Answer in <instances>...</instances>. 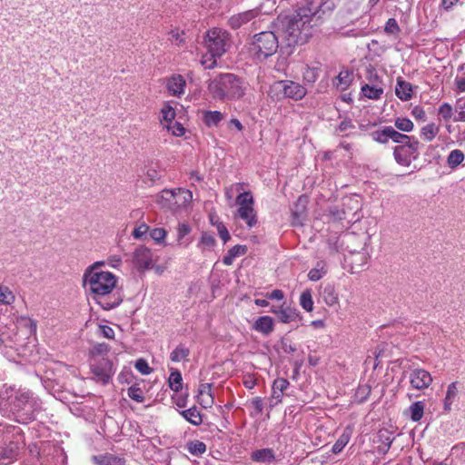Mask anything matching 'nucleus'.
<instances>
[{
	"instance_id": "nucleus-1",
	"label": "nucleus",
	"mask_w": 465,
	"mask_h": 465,
	"mask_svg": "<svg viewBox=\"0 0 465 465\" xmlns=\"http://www.w3.org/2000/svg\"><path fill=\"white\" fill-rule=\"evenodd\" d=\"M83 282L92 299L105 311L116 308L123 302L122 294L114 292L117 277L113 272L85 270Z\"/></svg>"
},
{
	"instance_id": "nucleus-2",
	"label": "nucleus",
	"mask_w": 465,
	"mask_h": 465,
	"mask_svg": "<svg viewBox=\"0 0 465 465\" xmlns=\"http://www.w3.org/2000/svg\"><path fill=\"white\" fill-rule=\"evenodd\" d=\"M0 405L10 408L18 422L27 423L35 420V413L41 409L42 402L29 390L5 387L0 391Z\"/></svg>"
},
{
	"instance_id": "nucleus-3",
	"label": "nucleus",
	"mask_w": 465,
	"mask_h": 465,
	"mask_svg": "<svg viewBox=\"0 0 465 465\" xmlns=\"http://www.w3.org/2000/svg\"><path fill=\"white\" fill-rule=\"evenodd\" d=\"M246 89L247 84L244 80L231 73L220 74L212 79L208 85L212 96L223 102L242 98Z\"/></svg>"
},
{
	"instance_id": "nucleus-4",
	"label": "nucleus",
	"mask_w": 465,
	"mask_h": 465,
	"mask_svg": "<svg viewBox=\"0 0 465 465\" xmlns=\"http://www.w3.org/2000/svg\"><path fill=\"white\" fill-rule=\"evenodd\" d=\"M205 44L211 58L202 61V64L205 68L212 69L216 65L215 58L223 55L231 47V35L224 29L214 27L207 32Z\"/></svg>"
},
{
	"instance_id": "nucleus-5",
	"label": "nucleus",
	"mask_w": 465,
	"mask_h": 465,
	"mask_svg": "<svg viewBox=\"0 0 465 465\" xmlns=\"http://www.w3.org/2000/svg\"><path fill=\"white\" fill-rule=\"evenodd\" d=\"M322 17V6L320 3L306 0L297 10L296 14L288 19L292 26L301 29L307 27L311 32L317 25Z\"/></svg>"
},
{
	"instance_id": "nucleus-6",
	"label": "nucleus",
	"mask_w": 465,
	"mask_h": 465,
	"mask_svg": "<svg viewBox=\"0 0 465 465\" xmlns=\"http://www.w3.org/2000/svg\"><path fill=\"white\" fill-rule=\"evenodd\" d=\"M279 41L272 31H263L254 35L250 51L259 61H263L276 53Z\"/></svg>"
},
{
	"instance_id": "nucleus-7",
	"label": "nucleus",
	"mask_w": 465,
	"mask_h": 465,
	"mask_svg": "<svg viewBox=\"0 0 465 465\" xmlns=\"http://www.w3.org/2000/svg\"><path fill=\"white\" fill-rule=\"evenodd\" d=\"M65 454L63 449L50 442H42L38 450L39 465H64Z\"/></svg>"
},
{
	"instance_id": "nucleus-8",
	"label": "nucleus",
	"mask_w": 465,
	"mask_h": 465,
	"mask_svg": "<svg viewBox=\"0 0 465 465\" xmlns=\"http://www.w3.org/2000/svg\"><path fill=\"white\" fill-rule=\"evenodd\" d=\"M272 90L282 94V97L284 98H290L295 101L302 100L307 94V90L304 86L290 80L276 82L272 85Z\"/></svg>"
},
{
	"instance_id": "nucleus-9",
	"label": "nucleus",
	"mask_w": 465,
	"mask_h": 465,
	"mask_svg": "<svg viewBox=\"0 0 465 465\" xmlns=\"http://www.w3.org/2000/svg\"><path fill=\"white\" fill-rule=\"evenodd\" d=\"M92 372L97 381L106 384L114 373L113 362L106 358L97 360L92 364Z\"/></svg>"
},
{
	"instance_id": "nucleus-10",
	"label": "nucleus",
	"mask_w": 465,
	"mask_h": 465,
	"mask_svg": "<svg viewBox=\"0 0 465 465\" xmlns=\"http://www.w3.org/2000/svg\"><path fill=\"white\" fill-rule=\"evenodd\" d=\"M155 261L151 249L145 246H139L133 253L134 264L139 271L152 268Z\"/></svg>"
},
{
	"instance_id": "nucleus-11",
	"label": "nucleus",
	"mask_w": 465,
	"mask_h": 465,
	"mask_svg": "<svg viewBox=\"0 0 465 465\" xmlns=\"http://www.w3.org/2000/svg\"><path fill=\"white\" fill-rule=\"evenodd\" d=\"M14 348L19 351L21 346L16 331V326L13 323L10 326L0 322V347Z\"/></svg>"
},
{
	"instance_id": "nucleus-12",
	"label": "nucleus",
	"mask_w": 465,
	"mask_h": 465,
	"mask_svg": "<svg viewBox=\"0 0 465 465\" xmlns=\"http://www.w3.org/2000/svg\"><path fill=\"white\" fill-rule=\"evenodd\" d=\"M285 34L289 45H303L312 36V32L307 28H297L292 26V24L287 21L285 25Z\"/></svg>"
},
{
	"instance_id": "nucleus-13",
	"label": "nucleus",
	"mask_w": 465,
	"mask_h": 465,
	"mask_svg": "<svg viewBox=\"0 0 465 465\" xmlns=\"http://www.w3.org/2000/svg\"><path fill=\"white\" fill-rule=\"evenodd\" d=\"M432 382L430 373L423 369H414L409 374V383L413 389L422 390L428 388Z\"/></svg>"
},
{
	"instance_id": "nucleus-14",
	"label": "nucleus",
	"mask_w": 465,
	"mask_h": 465,
	"mask_svg": "<svg viewBox=\"0 0 465 465\" xmlns=\"http://www.w3.org/2000/svg\"><path fill=\"white\" fill-rule=\"evenodd\" d=\"M370 82L371 84H364L361 87V94L364 97L369 99L377 100L381 97L383 93V88L379 82V77L376 73L370 71Z\"/></svg>"
},
{
	"instance_id": "nucleus-15",
	"label": "nucleus",
	"mask_w": 465,
	"mask_h": 465,
	"mask_svg": "<svg viewBox=\"0 0 465 465\" xmlns=\"http://www.w3.org/2000/svg\"><path fill=\"white\" fill-rule=\"evenodd\" d=\"M19 443L9 441L5 446H0V465H7L14 462L19 454Z\"/></svg>"
},
{
	"instance_id": "nucleus-16",
	"label": "nucleus",
	"mask_w": 465,
	"mask_h": 465,
	"mask_svg": "<svg viewBox=\"0 0 465 465\" xmlns=\"http://www.w3.org/2000/svg\"><path fill=\"white\" fill-rule=\"evenodd\" d=\"M192 227L186 223H179L176 227V244L182 247H188L192 242Z\"/></svg>"
},
{
	"instance_id": "nucleus-17",
	"label": "nucleus",
	"mask_w": 465,
	"mask_h": 465,
	"mask_svg": "<svg viewBox=\"0 0 465 465\" xmlns=\"http://www.w3.org/2000/svg\"><path fill=\"white\" fill-rule=\"evenodd\" d=\"M258 15V11L253 10H248L237 15H232L229 21V25L233 28L237 29L241 27L242 25L247 24L248 22L252 21L253 18H255Z\"/></svg>"
},
{
	"instance_id": "nucleus-18",
	"label": "nucleus",
	"mask_w": 465,
	"mask_h": 465,
	"mask_svg": "<svg viewBox=\"0 0 465 465\" xmlns=\"http://www.w3.org/2000/svg\"><path fill=\"white\" fill-rule=\"evenodd\" d=\"M185 84L186 82L183 76L181 74H174L168 79L166 87L172 95L180 96L184 93Z\"/></svg>"
},
{
	"instance_id": "nucleus-19",
	"label": "nucleus",
	"mask_w": 465,
	"mask_h": 465,
	"mask_svg": "<svg viewBox=\"0 0 465 465\" xmlns=\"http://www.w3.org/2000/svg\"><path fill=\"white\" fill-rule=\"evenodd\" d=\"M307 200L304 196H300L294 204V207L292 209V225H300L302 224V220L305 213Z\"/></svg>"
},
{
	"instance_id": "nucleus-20",
	"label": "nucleus",
	"mask_w": 465,
	"mask_h": 465,
	"mask_svg": "<svg viewBox=\"0 0 465 465\" xmlns=\"http://www.w3.org/2000/svg\"><path fill=\"white\" fill-rule=\"evenodd\" d=\"M252 328L264 335H269L274 328L273 320L270 316H261L253 323Z\"/></svg>"
},
{
	"instance_id": "nucleus-21",
	"label": "nucleus",
	"mask_w": 465,
	"mask_h": 465,
	"mask_svg": "<svg viewBox=\"0 0 465 465\" xmlns=\"http://www.w3.org/2000/svg\"><path fill=\"white\" fill-rule=\"evenodd\" d=\"M237 214L246 223L248 227L252 228L256 225L257 217L253 206L238 207Z\"/></svg>"
},
{
	"instance_id": "nucleus-22",
	"label": "nucleus",
	"mask_w": 465,
	"mask_h": 465,
	"mask_svg": "<svg viewBox=\"0 0 465 465\" xmlns=\"http://www.w3.org/2000/svg\"><path fill=\"white\" fill-rule=\"evenodd\" d=\"M181 189L178 190H163L157 196V203L163 208H171L176 204L175 196L177 193H180Z\"/></svg>"
},
{
	"instance_id": "nucleus-23",
	"label": "nucleus",
	"mask_w": 465,
	"mask_h": 465,
	"mask_svg": "<svg viewBox=\"0 0 465 465\" xmlns=\"http://www.w3.org/2000/svg\"><path fill=\"white\" fill-rule=\"evenodd\" d=\"M224 118V114L220 111H204L203 113V121L209 128L217 127Z\"/></svg>"
},
{
	"instance_id": "nucleus-24",
	"label": "nucleus",
	"mask_w": 465,
	"mask_h": 465,
	"mask_svg": "<svg viewBox=\"0 0 465 465\" xmlns=\"http://www.w3.org/2000/svg\"><path fill=\"white\" fill-rule=\"evenodd\" d=\"M251 457L253 461L270 463L275 460V453L272 449L265 448L254 450Z\"/></svg>"
},
{
	"instance_id": "nucleus-25",
	"label": "nucleus",
	"mask_w": 465,
	"mask_h": 465,
	"mask_svg": "<svg viewBox=\"0 0 465 465\" xmlns=\"http://www.w3.org/2000/svg\"><path fill=\"white\" fill-rule=\"evenodd\" d=\"M457 385H458V382L453 381L447 388L446 396H445L444 404H443V409L447 412H450L451 411L452 404L454 403V401L457 399L458 392H459Z\"/></svg>"
},
{
	"instance_id": "nucleus-26",
	"label": "nucleus",
	"mask_w": 465,
	"mask_h": 465,
	"mask_svg": "<svg viewBox=\"0 0 465 465\" xmlns=\"http://www.w3.org/2000/svg\"><path fill=\"white\" fill-rule=\"evenodd\" d=\"M278 319L283 323H289L296 320L298 313L295 309L290 307H279L278 311H272Z\"/></svg>"
},
{
	"instance_id": "nucleus-27",
	"label": "nucleus",
	"mask_w": 465,
	"mask_h": 465,
	"mask_svg": "<svg viewBox=\"0 0 465 465\" xmlns=\"http://www.w3.org/2000/svg\"><path fill=\"white\" fill-rule=\"evenodd\" d=\"M184 420L193 425L198 426L203 422V416L197 407L193 406L188 410L180 411Z\"/></svg>"
},
{
	"instance_id": "nucleus-28",
	"label": "nucleus",
	"mask_w": 465,
	"mask_h": 465,
	"mask_svg": "<svg viewBox=\"0 0 465 465\" xmlns=\"http://www.w3.org/2000/svg\"><path fill=\"white\" fill-rule=\"evenodd\" d=\"M94 460L97 465H124V458L114 456L113 454H104L101 456H94Z\"/></svg>"
},
{
	"instance_id": "nucleus-29",
	"label": "nucleus",
	"mask_w": 465,
	"mask_h": 465,
	"mask_svg": "<svg viewBox=\"0 0 465 465\" xmlns=\"http://www.w3.org/2000/svg\"><path fill=\"white\" fill-rule=\"evenodd\" d=\"M190 350L184 344L180 343L170 353V360L173 362H180L182 361H189Z\"/></svg>"
},
{
	"instance_id": "nucleus-30",
	"label": "nucleus",
	"mask_w": 465,
	"mask_h": 465,
	"mask_svg": "<svg viewBox=\"0 0 465 465\" xmlns=\"http://www.w3.org/2000/svg\"><path fill=\"white\" fill-rule=\"evenodd\" d=\"M322 297L328 306H332L338 303V294L334 286L331 284H327L323 288L322 292Z\"/></svg>"
},
{
	"instance_id": "nucleus-31",
	"label": "nucleus",
	"mask_w": 465,
	"mask_h": 465,
	"mask_svg": "<svg viewBox=\"0 0 465 465\" xmlns=\"http://www.w3.org/2000/svg\"><path fill=\"white\" fill-rule=\"evenodd\" d=\"M327 273L326 263L323 261L317 262L314 268L311 269L308 272L310 281L317 282L321 280Z\"/></svg>"
},
{
	"instance_id": "nucleus-32",
	"label": "nucleus",
	"mask_w": 465,
	"mask_h": 465,
	"mask_svg": "<svg viewBox=\"0 0 465 465\" xmlns=\"http://www.w3.org/2000/svg\"><path fill=\"white\" fill-rule=\"evenodd\" d=\"M440 127L434 123H430L423 126L420 130V137L427 142L432 141L439 134Z\"/></svg>"
},
{
	"instance_id": "nucleus-33",
	"label": "nucleus",
	"mask_w": 465,
	"mask_h": 465,
	"mask_svg": "<svg viewBox=\"0 0 465 465\" xmlns=\"http://www.w3.org/2000/svg\"><path fill=\"white\" fill-rule=\"evenodd\" d=\"M216 241L214 237L209 232H203L201 239L197 244V247L204 252L206 251H211L214 247Z\"/></svg>"
},
{
	"instance_id": "nucleus-34",
	"label": "nucleus",
	"mask_w": 465,
	"mask_h": 465,
	"mask_svg": "<svg viewBox=\"0 0 465 465\" xmlns=\"http://www.w3.org/2000/svg\"><path fill=\"white\" fill-rule=\"evenodd\" d=\"M425 408V402L423 401H418L413 402L409 407V411L411 413V419L413 421H419L423 416Z\"/></svg>"
},
{
	"instance_id": "nucleus-35",
	"label": "nucleus",
	"mask_w": 465,
	"mask_h": 465,
	"mask_svg": "<svg viewBox=\"0 0 465 465\" xmlns=\"http://www.w3.org/2000/svg\"><path fill=\"white\" fill-rule=\"evenodd\" d=\"M169 386L171 390L178 392L182 390L183 387V378L182 374L178 370L172 371L169 379H168Z\"/></svg>"
},
{
	"instance_id": "nucleus-36",
	"label": "nucleus",
	"mask_w": 465,
	"mask_h": 465,
	"mask_svg": "<svg viewBox=\"0 0 465 465\" xmlns=\"http://www.w3.org/2000/svg\"><path fill=\"white\" fill-rule=\"evenodd\" d=\"M464 157V153L460 150H452L447 158V163L450 168L454 169L463 162Z\"/></svg>"
},
{
	"instance_id": "nucleus-37",
	"label": "nucleus",
	"mask_w": 465,
	"mask_h": 465,
	"mask_svg": "<svg viewBox=\"0 0 465 465\" xmlns=\"http://www.w3.org/2000/svg\"><path fill=\"white\" fill-rule=\"evenodd\" d=\"M145 180L144 182H150L152 183H155L156 181L160 180L162 177V171L158 170L155 166L153 164L145 166Z\"/></svg>"
},
{
	"instance_id": "nucleus-38",
	"label": "nucleus",
	"mask_w": 465,
	"mask_h": 465,
	"mask_svg": "<svg viewBox=\"0 0 465 465\" xmlns=\"http://www.w3.org/2000/svg\"><path fill=\"white\" fill-rule=\"evenodd\" d=\"M300 304L306 312H312L313 310V301L311 290L307 289L302 292L300 296Z\"/></svg>"
},
{
	"instance_id": "nucleus-39",
	"label": "nucleus",
	"mask_w": 465,
	"mask_h": 465,
	"mask_svg": "<svg viewBox=\"0 0 465 465\" xmlns=\"http://www.w3.org/2000/svg\"><path fill=\"white\" fill-rule=\"evenodd\" d=\"M15 300V296L13 292L9 289V287L5 285H0V303L10 305Z\"/></svg>"
},
{
	"instance_id": "nucleus-40",
	"label": "nucleus",
	"mask_w": 465,
	"mask_h": 465,
	"mask_svg": "<svg viewBox=\"0 0 465 465\" xmlns=\"http://www.w3.org/2000/svg\"><path fill=\"white\" fill-rule=\"evenodd\" d=\"M454 122H465V98H458L455 104Z\"/></svg>"
},
{
	"instance_id": "nucleus-41",
	"label": "nucleus",
	"mask_w": 465,
	"mask_h": 465,
	"mask_svg": "<svg viewBox=\"0 0 465 465\" xmlns=\"http://www.w3.org/2000/svg\"><path fill=\"white\" fill-rule=\"evenodd\" d=\"M161 114H162L161 123L163 126H164V124H172L173 122H174L173 120L175 118V111L172 106H170V105L163 106V109L161 110Z\"/></svg>"
},
{
	"instance_id": "nucleus-42",
	"label": "nucleus",
	"mask_w": 465,
	"mask_h": 465,
	"mask_svg": "<svg viewBox=\"0 0 465 465\" xmlns=\"http://www.w3.org/2000/svg\"><path fill=\"white\" fill-rule=\"evenodd\" d=\"M150 237L158 244L165 243V238L167 235V232L163 228H153L149 230Z\"/></svg>"
},
{
	"instance_id": "nucleus-43",
	"label": "nucleus",
	"mask_w": 465,
	"mask_h": 465,
	"mask_svg": "<svg viewBox=\"0 0 465 465\" xmlns=\"http://www.w3.org/2000/svg\"><path fill=\"white\" fill-rule=\"evenodd\" d=\"M351 435L350 433L343 432L339 439L336 440V442L333 444L331 448V451L334 454L340 453L343 448L348 444L350 440Z\"/></svg>"
},
{
	"instance_id": "nucleus-44",
	"label": "nucleus",
	"mask_w": 465,
	"mask_h": 465,
	"mask_svg": "<svg viewBox=\"0 0 465 465\" xmlns=\"http://www.w3.org/2000/svg\"><path fill=\"white\" fill-rule=\"evenodd\" d=\"M254 200L251 192L240 193L236 197V204L238 207L242 206H253Z\"/></svg>"
},
{
	"instance_id": "nucleus-45",
	"label": "nucleus",
	"mask_w": 465,
	"mask_h": 465,
	"mask_svg": "<svg viewBox=\"0 0 465 465\" xmlns=\"http://www.w3.org/2000/svg\"><path fill=\"white\" fill-rule=\"evenodd\" d=\"M393 155L398 163L407 165V148L405 145L395 146Z\"/></svg>"
},
{
	"instance_id": "nucleus-46",
	"label": "nucleus",
	"mask_w": 465,
	"mask_h": 465,
	"mask_svg": "<svg viewBox=\"0 0 465 465\" xmlns=\"http://www.w3.org/2000/svg\"><path fill=\"white\" fill-rule=\"evenodd\" d=\"M188 450L191 454L199 456L206 451V445L203 441L194 440L190 442Z\"/></svg>"
},
{
	"instance_id": "nucleus-47",
	"label": "nucleus",
	"mask_w": 465,
	"mask_h": 465,
	"mask_svg": "<svg viewBox=\"0 0 465 465\" xmlns=\"http://www.w3.org/2000/svg\"><path fill=\"white\" fill-rule=\"evenodd\" d=\"M371 393V387L368 384H361L355 392V399L358 402H363Z\"/></svg>"
},
{
	"instance_id": "nucleus-48",
	"label": "nucleus",
	"mask_w": 465,
	"mask_h": 465,
	"mask_svg": "<svg viewBox=\"0 0 465 465\" xmlns=\"http://www.w3.org/2000/svg\"><path fill=\"white\" fill-rule=\"evenodd\" d=\"M320 75V70L316 67H306L303 72V79L310 84L314 83Z\"/></svg>"
},
{
	"instance_id": "nucleus-49",
	"label": "nucleus",
	"mask_w": 465,
	"mask_h": 465,
	"mask_svg": "<svg viewBox=\"0 0 465 465\" xmlns=\"http://www.w3.org/2000/svg\"><path fill=\"white\" fill-rule=\"evenodd\" d=\"M127 394L136 402H143L144 401L143 391L137 385L131 386L127 391Z\"/></svg>"
},
{
	"instance_id": "nucleus-50",
	"label": "nucleus",
	"mask_w": 465,
	"mask_h": 465,
	"mask_svg": "<svg viewBox=\"0 0 465 465\" xmlns=\"http://www.w3.org/2000/svg\"><path fill=\"white\" fill-rule=\"evenodd\" d=\"M164 127L170 131L174 136H183L185 133V128L179 122H173L169 124H164Z\"/></svg>"
},
{
	"instance_id": "nucleus-51",
	"label": "nucleus",
	"mask_w": 465,
	"mask_h": 465,
	"mask_svg": "<svg viewBox=\"0 0 465 465\" xmlns=\"http://www.w3.org/2000/svg\"><path fill=\"white\" fill-rule=\"evenodd\" d=\"M390 134L388 132V126L384 127L382 130H377L371 133V137L374 141L381 143H385L390 139Z\"/></svg>"
},
{
	"instance_id": "nucleus-52",
	"label": "nucleus",
	"mask_w": 465,
	"mask_h": 465,
	"mask_svg": "<svg viewBox=\"0 0 465 465\" xmlns=\"http://www.w3.org/2000/svg\"><path fill=\"white\" fill-rule=\"evenodd\" d=\"M396 95L402 101H407V84L402 78H398L395 88Z\"/></svg>"
},
{
	"instance_id": "nucleus-53",
	"label": "nucleus",
	"mask_w": 465,
	"mask_h": 465,
	"mask_svg": "<svg viewBox=\"0 0 465 465\" xmlns=\"http://www.w3.org/2000/svg\"><path fill=\"white\" fill-rule=\"evenodd\" d=\"M135 369L143 375H148L153 371L146 360L140 358L134 363Z\"/></svg>"
},
{
	"instance_id": "nucleus-54",
	"label": "nucleus",
	"mask_w": 465,
	"mask_h": 465,
	"mask_svg": "<svg viewBox=\"0 0 465 465\" xmlns=\"http://www.w3.org/2000/svg\"><path fill=\"white\" fill-rule=\"evenodd\" d=\"M439 115H440L445 121L450 120L453 115V108L452 106L448 104L444 103L442 104L438 110Z\"/></svg>"
},
{
	"instance_id": "nucleus-55",
	"label": "nucleus",
	"mask_w": 465,
	"mask_h": 465,
	"mask_svg": "<svg viewBox=\"0 0 465 465\" xmlns=\"http://www.w3.org/2000/svg\"><path fill=\"white\" fill-rule=\"evenodd\" d=\"M290 386V382L287 379L278 378L273 381L272 391L276 393V391H279L281 393H283L288 387Z\"/></svg>"
},
{
	"instance_id": "nucleus-56",
	"label": "nucleus",
	"mask_w": 465,
	"mask_h": 465,
	"mask_svg": "<svg viewBox=\"0 0 465 465\" xmlns=\"http://www.w3.org/2000/svg\"><path fill=\"white\" fill-rule=\"evenodd\" d=\"M110 347L106 343H97L92 350L91 353L93 356H104L108 353Z\"/></svg>"
},
{
	"instance_id": "nucleus-57",
	"label": "nucleus",
	"mask_w": 465,
	"mask_h": 465,
	"mask_svg": "<svg viewBox=\"0 0 465 465\" xmlns=\"http://www.w3.org/2000/svg\"><path fill=\"white\" fill-rule=\"evenodd\" d=\"M183 35V32H180L177 29L172 30L169 32V40L176 45L180 46L184 41Z\"/></svg>"
},
{
	"instance_id": "nucleus-58",
	"label": "nucleus",
	"mask_w": 465,
	"mask_h": 465,
	"mask_svg": "<svg viewBox=\"0 0 465 465\" xmlns=\"http://www.w3.org/2000/svg\"><path fill=\"white\" fill-rule=\"evenodd\" d=\"M250 405L254 410V415H259L263 411V401L261 397H255L250 401Z\"/></svg>"
},
{
	"instance_id": "nucleus-59",
	"label": "nucleus",
	"mask_w": 465,
	"mask_h": 465,
	"mask_svg": "<svg viewBox=\"0 0 465 465\" xmlns=\"http://www.w3.org/2000/svg\"><path fill=\"white\" fill-rule=\"evenodd\" d=\"M388 132L390 134V139L394 143H402L403 139L407 138V135L397 132L392 126H388Z\"/></svg>"
},
{
	"instance_id": "nucleus-60",
	"label": "nucleus",
	"mask_w": 465,
	"mask_h": 465,
	"mask_svg": "<svg viewBox=\"0 0 465 465\" xmlns=\"http://www.w3.org/2000/svg\"><path fill=\"white\" fill-rule=\"evenodd\" d=\"M150 230V227L146 223H142L132 232V235L134 239H140L142 236L145 235Z\"/></svg>"
},
{
	"instance_id": "nucleus-61",
	"label": "nucleus",
	"mask_w": 465,
	"mask_h": 465,
	"mask_svg": "<svg viewBox=\"0 0 465 465\" xmlns=\"http://www.w3.org/2000/svg\"><path fill=\"white\" fill-rule=\"evenodd\" d=\"M217 232L224 243L231 239L230 233L223 223H217Z\"/></svg>"
},
{
	"instance_id": "nucleus-62",
	"label": "nucleus",
	"mask_w": 465,
	"mask_h": 465,
	"mask_svg": "<svg viewBox=\"0 0 465 465\" xmlns=\"http://www.w3.org/2000/svg\"><path fill=\"white\" fill-rule=\"evenodd\" d=\"M99 331H100V334L103 335L104 338H107V339L114 338V331L110 326L99 325Z\"/></svg>"
},
{
	"instance_id": "nucleus-63",
	"label": "nucleus",
	"mask_w": 465,
	"mask_h": 465,
	"mask_svg": "<svg viewBox=\"0 0 465 465\" xmlns=\"http://www.w3.org/2000/svg\"><path fill=\"white\" fill-rule=\"evenodd\" d=\"M411 114L412 116L418 120V121H426V113L425 111L420 107V106H415L412 110H411Z\"/></svg>"
},
{
	"instance_id": "nucleus-64",
	"label": "nucleus",
	"mask_w": 465,
	"mask_h": 465,
	"mask_svg": "<svg viewBox=\"0 0 465 465\" xmlns=\"http://www.w3.org/2000/svg\"><path fill=\"white\" fill-rule=\"evenodd\" d=\"M455 84L458 92H465V74L462 76H456Z\"/></svg>"
}]
</instances>
